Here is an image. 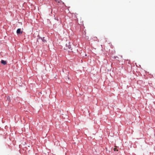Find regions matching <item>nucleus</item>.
I'll return each instance as SVG.
<instances>
[{"label": "nucleus", "instance_id": "39448f33", "mask_svg": "<svg viewBox=\"0 0 155 155\" xmlns=\"http://www.w3.org/2000/svg\"><path fill=\"white\" fill-rule=\"evenodd\" d=\"M117 147H116V146L115 147L114 149V151H115L116 150H117V151H118V150L117 149Z\"/></svg>", "mask_w": 155, "mask_h": 155}, {"label": "nucleus", "instance_id": "20e7f679", "mask_svg": "<svg viewBox=\"0 0 155 155\" xmlns=\"http://www.w3.org/2000/svg\"><path fill=\"white\" fill-rule=\"evenodd\" d=\"M45 38L43 37V38H41V39L42 40V41H43V42H44V43H45L46 42V40L44 39Z\"/></svg>", "mask_w": 155, "mask_h": 155}, {"label": "nucleus", "instance_id": "7ed1b4c3", "mask_svg": "<svg viewBox=\"0 0 155 155\" xmlns=\"http://www.w3.org/2000/svg\"><path fill=\"white\" fill-rule=\"evenodd\" d=\"M1 63L2 64H3L4 65H5L6 64L7 62L6 61H5L3 60H2L1 61Z\"/></svg>", "mask_w": 155, "mask_h": 155}, {"label": "nucleus", "instance_id": "f03ea898", "mask_svg": "<svg viewBox=\"0 0 155 155\" xmlns=\"http://www.w3.org/2000/svg\"><path fill=\"white\" fill-rule=\"evenodd\" d=\"M21 29L20 28H18V29L17 30V33L18 34H22V32H21Z\"/></svg>", "mask_w": 155, "mask_h": 155}, {"label": "nucleus", "instance_id": "f257e3e1", "mask_svg": "<svg viewBox=\"0 0 155 155\" xmlns=\"http://www.w3.org/2000/svg\"><path fill=\"white\" fill-rule=\"evenodd\" d=\"M66 49L68 50L69 51H71L72 50L71 48V45H66Z\"/></svg>", "mask_w": 155, "mask_h": 155}]
</instances>
